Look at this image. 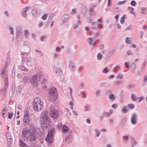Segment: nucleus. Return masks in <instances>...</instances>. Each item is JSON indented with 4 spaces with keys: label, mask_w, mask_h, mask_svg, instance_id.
Wrapping results in <instances>:
<instances>
[{
    "label": "nucleus",
    "mask_w": 147,
    "mask_h": 147,
    "mask_svg": "<svg viewBox=\"0 0 147 147\" xmlns=\"http://www.w3.org/2000/svg\"><path fill=\"white\" fill-rule=\"evenodd\" d=\"M28 9V7L24 8L23 9V10L21 12V14L22 16L26 18L27 16V12Z\"/></svg>",
    "instance_id": "nucleus-15"
},
{
    "label": "nucleus",
    "mask_w": 147,
    "mask_h": 147,
    "mask_svg": "<svg viewBox=\"0 0 147 147\" xmlns=\"http://www.w3.org/2000/svg\"><path fill=\"white\" fill-rule=\"evenodd\" d=\"M69 19V16L67 15H65L63 16L62 17L63 22L65 23L66 21L68 20Z\"/></svg>",
    "instance_id": "nucleus-19"
},
{
    "label": "nucleus",
    "mask_w": 147,
    "mask_h": 147,
    "mask_svg": "<svg viewBox=\"0 0 147 147\" xmlns=\"http://www.w3.org/2000/svg\"><path fill=\"white\" fill-rule=\"evenodd\" d=\"M19 143L20 147H28V146L21 139L19 140Z\"/></svg>",
    "instance_id": "nucleus-18"
},
{
    "label": "nucleus",
    "mask_w": 147,
    "mask_h": 147,
    "mask_svg": "<svg viewBox=\"0 0 147 147\" xmlns=\"http://www.w3.org/2000/svg\"><path fill=\"white\" fill-rule=\"evenodd\" d=\"M35 101L33 102V108L34 110L36 111H40L41 109L42 105V104H39V103H37L36 102V100L34 99Z\"/></svg>",
    "instance_id": "nucleus-5"
},
{
    "label": "nucleus",
    "mask_w": 147,
    "mask_h": 147,
    "mask_svg": "<svg viewBox=\"0 0 147 147\" xmlns=\"http://www.w3.org/2000/svg\"><path fill=\"white\" fill-rule=\"evenodd\" d=\"M143 81L144 82H147V75L145 76L144 77Z\"/></svg>",
    "instance_id": "nucleus-57"
},
{
    "label": "nucleus",
    "mask_w": 147,
    "mask_h": 147,
    "mask_svg": "<svg viewBox=\"0 0 147 147\" xmlns=\"http://www.w3.org/2000/svg\"><path fill=\"white\" fill-rule=\"evenodd\" d=\"M76 13H77V12L76 11V9H73L71 11L70 14H71L73 15Z\"/></svg>",
    "instance_id": "nucleus-48"
},
{
    "label": "nucleus",
    "mask_w": 147,
    "mask_h": 147,
    "mask_svg": "<svg viewBox=\"0 0 147 147\" xmlns=\"http://www.w3.org/2000/svg\"><path fill=\"white\" fill-rule=\"evenodd\" d=\"M7 68V67L5 66V67L3 69L2 71L1 74H3V77L5 76L6 74H4L5 73V71L6 70V68Z\"/></svg>",
    "instance_id": "nucleus-30"
},
{
    "label": "nucleus",
    "mask_w": 147,
    "mask_h": 147,
    "mask_svg": "<svg viewBox=\"0 0 147 147\" xmlns=\"http://www.w3.org/2000/svg\"><path fill=\"white\" fill-rule=\"evenodd\" d=\"M109 98L112 101H114L115 100L116 97L113 94H111L109 96Z\"/></svg>",
    "instance_id": "nucleus-23"
},
{
    "label": "nucleus",
    "mask_w": 147,
    "mask_h": 147,
    "mask_svg": "<svg viewBox=\"0 0 147 147\" xmlns=\"http://www.w3.org/2000/svg\"><path fill=\"white\" fill-rule=\"evenodd\" d=\"M144 33L142 31H140V37L141 38H142L143 35Z\"/></svg>",
    "instance_id": "nucleus-61"
},
{
    "label": "nucleus",
    "mask_w": 147,
    "mask_h": 147,
    "mask_svg": "<svg viewBox=\"0 0 147 147\" xmlns=\"http://www.w3.org/2000/svg\"><path fill=\"white\" fill-rule=\"evenodd\" d=\"M146 61H144L143 64L142 65V66H141V71H142L143 70V69H144V66L145 65V64H146Z\"/></svg>",
    "instance_id": "nucleus-52"
},
{
    "label": "nucleus",
    "mask_w": 147,
    "mask_h": 147,
    "mask_svg": "<svg viewBox=\"0 0 147 147\" xmlns=\"http://www.w3.org/2000/svg\"><path fill=\"white\" fill-rule=\"evenodd\" d=\"M9 30H10V32H11V34L12 35H13L14 34V31L13 30V28L12 27H11L9 26Z\"/></svg>",
    "instance_id": "nucleus-36"
},
{
    "label": "nucleus",
    "mask_w": 147,
    "mask_h": 147,
    "mask_svg": "<svg viewBox=\"0 0 147 147\" xmlns=\"http://www.w3.org/2000/svg\"><path fill=\"white\" fill-rule=\"evenodd\" d=\"M130 4L134 6H135L136 5V2L134 1H132L130 3Z\"/></svg>",
    "instance_id": "nucleus-44"
},
{
    "label": "nucleus",
    "mask_w": 147,
    "mask_h": 147,
    "mask_svg": "<svg viewBox=\"0 0 147 147\" xmlns=\"http://www.w3.org/2000/svg\"><path fill=\"white\" fill-rule=\"evenodd\" d=\"M114 53V51L113 50H111L109 52L108 54V56L109 57H110Z\"/></svg>",
    "instance_id": "nucleus-37"
},
{
    "label": "nucleus",
    "mask_w": 147,
    "mask_h": 147,
    "mask_svg": "<svg viewBox=\"0 0 147 147\" xmlns=\"http://www.w3.org/2000/svg\"><path fill=\"white\" fill-rule=\"evenodd\" d=\"M146 8L145 7H142L140 9V10L141 11L140 13L142 14H146Z\"/></svg>",
    "instance_id": "nucleus-25"
},
{
    "label": "nucleus",
    "mask_w": 147,
    "mask_h": 147,
    "mask_svg": "<svg viewBox=\"0 0 147 147\" xmlns=\"http://www.w3.org/2000/svg\"><path fill=\"white\" fill-rule=\"evenodd\" d=\"M127 9L129 10V12L133 15H134L135 14L133 10L134 9L131 7H129L127 8Z\"/></svg>",
    "instance_id": "nucleus-26"
},
{
    "label": "nucleus",
    "mask_w": 147,
    "mask_h": 147,
    "mask_svg": "<svg viewBox=\"0 0 147 147\" xmlns=\"http://www.w3.org/2000/svg\"><path fill=\"white\" fill-rule=\"evenodd\" d=\"M87 41L88 43L91 45L92 44V42L93 41V39L89 37L87 38Z\"/></svg>",
    "instance_id": "nucleus-33"
},
{
    "label": "nucleus",
    "mask_w": 147,
    "mask_h": 147,
    "mask_svg": "<svg viewBox=\"0 0 147 147\" xmlns=\"http://www.w3.org/2000/svg\"><path fill=\"white\" fill-rule=\"evenodd\" d=\"M97 58L98 60H100L102 59V56L100 53H98L97 55Z\"/></svg>",
    "instance_id": "nucleus-47"
},
{
    "label": "nucleus",
    "mask_w": 147,
    "mask_h": 147,
    "mask_svg": "<svg viewBox=\"0 0 147 147\" xmlns=\"http://www.w3.org/2000/svg\"><path fill=\"white\" fill-rule=\"evenodd\" d=\"M43 116L45 117H48L49 115L48 112L47 111H45L43 112L42 114Z\"/></svg>",
    "instance_id": "nucleus-31"
},
{
    "label": "nucleus",
    "mask_w": 147,
    "mask_h": 147,
    "mask_svg": "<svg viewBox=\"0 0 147 147\" xmlns=\"http://www.w3.org/2000/svg\"><path fill=\"white\" fill-rule=\"evenodd\" d=\"M123 78V75L121 74L120 73H119L117 75V77L116 78L117 80L118 79H122Z\"/></svg>",
    "instance_id": "nucleus-28"
},
{
    "label": "nucleus",
    "mask_w": 147,
    "mask_h": 147,
    "mask_svg": "<svg viewBox=\"0 0 147 147\" xmlns=\"http://www.w3.org/2000/svg\"><path fill=\"white\" fill-rule=\"evenodd\" d=\"M123 83V82L122 80L117 81L115 82V84L116 85H118L120 84H122Z\"/></svg>",
    "instance_id": "nucleus-32"
},
{
    "label": "nucleus",
    "mask_w": 147,
    "mask_h": 147,
    "mask_svg": "<svg viewBox=\"0 0 147 147\" xmlns=\"http://www.w3.org/2000/svg\"><path fill=\"white\" fill-rule=\"evenodd\" d=\"M28 77L27 76H25L23 80V82L24 84H26L28 83Z\"/></svg>",
    "instance_id": "nucleus-22"
},
{
    "label": "nucleus",
    "mask_w": 147,
    "mask_h": 147,
    "mask_svg": "<svg viewBox=\"0 0 147 147\" xmlns=\"http://www.w3.org/2000/svg\"><path fill=\"white\" fill-rule=\"evenodd\" d=\"M68 127L65 125H64L63 127V130L64 133H66L67 132Z\"/></svg>",
    "instance_id": "nucleus-27"
},
{
    "label": "nucleus",
    "mask_w": 147,
    "mask_h": 147,
    "mask_svg": "<svg viewBox=\"0 0 147 147\" xmlns=\"http://www.w3.org/2000/svg\"><path fill=\"white\" fill-rule=\"evenodd\" d=\"M144 98L143 97H142V96L140 97H139L138 98V102H140L142 100H144Z\"/></svg>",
    "instance_id": "nucleus-51"
},
{
    "label": "nucleus",
    "mask_w": 147,
    "mask_h": 147,
    "mask_svg": "<svg viewBox=\"0 0 147 147\" xmlns=\"http://www.w3.org/2000/svg\"><path fill=\"white\" fill-rule=\"evenodd\" d=\"M22 33L21 28L20 26H18L16 28V36L17 37L20 36Z\"/></svg>",
    "instance_id": "nucleus-9"
},
{
    "label": "nucleus",
    "mask_w": 147,
    "mask_h": 147,
    "mask_svg": "<svg viewBox=\"0 0 147 147\" xmlns=\"http://www.w3.org/2000/svg\"><path fill=\"white\" fill-rule=\"evenodd\" d=\"M7 108L6 107H4L2 111V112H7Z\"/></svg>",
    "instance_id": "nucleus-64"
},
{
    "label": "nucleus",
    "mask_w": 147,
    "mask_h": 147,
    "mask_svg": "<svg viewBox=\"0 0 147 147\" xmlns=\"http://www.w3.org/2000/svg\"><path fill=\"white\" fill-rule=\"evenodd\" d=\"M25 65L23 64V63H22V65L20 66V69L22 71H28V68H26L24 66Z\"/></svg>",
    "instance_id": "nucleus-17"
},
{
    "label": "nucleus",
    "mask_w": 147,
    "mask_h": 147,
    "mask_svg": "<svg viewBox=\"0 0 147 147\" xmlns=\"http://www.w3.org/2000/svg\"><path fill=\"white\" fill-rule=\"evenodd\" d=\"M7 88H6V87H5L2 90H1V91L2 92H3V95H5V93H4L5 92V91H6V90L7 89Z\"/></svg>",
    "instance_id": "nucleus-53"
},
{
    "label": "nucleus",
    "mask_w": 147,
    "mask_h": 147,
    "mask_svg": "<svg viewBox=\"0 0 147 147\" xmlns=\"http://www.w3.org/2000/svg\"><path fill=\"white\" fill-rule=\"evenodd\" d=\"M26 132L22 133V137L24 140H29L30 142H33L36 140L34 132L30 130L26 131Z\"/></svg>",
    "instance_id": "nucleus-1"
},
{
    "label": "nucleus",
    "mask_w": 147,
    "mask_h": 147,
    "mask_svg": "<svg viewBox=\"0 0 147 147\" xmlns=\"http://www.w3.org/2000/svg\"><path fill=\"white\" fill-rule=\"evenodd\" d=\"M131 41V39L129 38L128 37H127L125 39V42L127 44H129L130 43V42Z\"/></svg>",
    "instance_id": "nucleus-38"
},
{
    "label": "nucleus",
    "mask_w": 147,
    "mask_h": 147,
    "mask_svg": "<svg viewBox=\"0 0 147 147\" xmlns=\"http://www.w3.org/2000/svg\"><path fill=\"white\" fill-rule=\"evenodd\" d=\"M47 14H45L43 15L42 17V19L43 20H45L47 19Z\"/></svg>",
    "instance_id": "nucleus-50"
},
{
    "label": "nucleus",
    "mask_w": 147,
    "mask_h": 147,
    "mask_svg": "<svg viewBox=\"0 0 147 147\" xmlns=\"http://www.w3.org/2000/svg\"><path fill=\"white\" fill-rule=\"evenodd\" d=\"M46 82V80L45 79H43L42 81L41 82V85L42 88L43 89H47V85Z\"/></svg>",
    "instance_id": "nucleus-12"
},
{
    "label": "nucleus",
    "mask_w": 147,
    "mask_h": 147,
    "mask_svg": "<svg viewBox=\"0 0 147 147\" xmlns=\"http://www.w3.org/2000/svg\"><path fill=\"white\" fill-rule=\"evenodd\" d=\"M135 85L134 84H131L127 86V88L128 89H130L132 88L135 87Z\"/></svg>",
    "instance_id": "nucleus-40"
},
{
    "label": "nucleus",
    "mask_w": 147,
    "mask_h": 147,
    "mask_svg": "<svg viewBox=\"0 0 147 147\" xmlns=\"http://www.w3.org/2000/svg\"><path fill=\"white\" fill-rule=\"evenodd\" d=\"M101 92V91L99 90H98L96 91L95 92L96 96V97L99 95V94Z\"/></svg>",
    "instance_id": "nucleus-42"
},
{
    "label": "nucleus",
    "mask_w": 147,
    "mask_h": 147,
    "mask_svg": "<svg viewBox=\"0 0 147 147\" xmlns=\"http://www.w3.org/2000/svg\"><path fill=\"white\" fill-rule=\"evenodd\" d=\"M29 114H28V115ZM28 115L27 113L26 115H24V123H27L28 121H29V119H28Z\"/></svg>",
    "instance_id": "nucleus-21"
},
{
    "label": "nucleus",
    "mask_w": 147,
    "mask_h": 147,
    "mask_svg": "<svg viewBox=\"0 0 147 147\" xmlns=\"http://www.w3.org/2000/svg\"><path fill=\"white\" fill-rule=\"evenodd\" d=\"M41 123L45 125L48 124V117H45L44 116H42V119L41 120Z\"/></svg>",
    "instance_id": "nucleus-14"
},
{
    "label": "nucleus",
    "mask_w": 147,
    "mask_h": 147,
    "mask_svg": "<svg viewBox=\"0 0 147 147\" xmlns=\"http://www.w3.org/2000/svg\"><path fill=\"white\" fill-rule=\"evenodd\" d=\"M49 112L50 116L53 118L57 119L59 114V112L57 111L55 109V106L51 105L49 108Z\"/></svg>",
    "instance_id": "nucleus-3"
},
{
    "label": "nucleus",
    "mask_w": 147,
    "mask_h": 147,
    "mask_svg": "<svg viewBox=\"0 0 147 147\" xmlns=\"http://www.w3.org/2000/svg\"><path fill=\"white\" fill-rule=\"evenodd\" d=\"M34 99L36 100V102L37 103H39V104H42V103H41V101L40 99H38L37 98L36 99L35 98L34 100Z\"/></svg>",
    "instance_id": "nucleus-54"
},
{
    "label": "nucleus",
    "mask_w": 147,
    "mask_h": 147,
    "mask_svg": "<svg viewBox=\"0 0 147 147\" xmlns=\"http://www.w3.org/2000/svg\"><path fill=\"white\" fill-rule=\"evenodd\" d=\"M53 70L56 76H59L62 74V72L61 69L57 67H54Z\"/></svg>",
    "instance_id": "nucleus-8"
},
{
    "label": "nucleus",
    "mask_w": 147,
    "mask_h": 147,
    "mask_svg": "<svg viewBox=\"0 0 147 147\" xmlns=\"http://www.w3.org/2000/svg\"><path fill=\"white\" fill-rule=\"evenodd\" d=\"M8 78L7 77H5V87H6L7 88L8 85Z\"/></svg>",
    "instance_id": "nucleus-34"
},
{
    "label": "nucleus",
    "mask_w": 147,
    "mask_h": 147,
    "mask_svg": "<svg viewBox=\"0 0 147 147\" xmlns=\"http://www.w3.org/2000/svg\"><path fill=\"white\" fill-rule=\"evenodd\" d=\"M53 136H51L49 133H48L47 137L46 138V140L48 142L51 143L53 141Z\"/></svg>",
    "instance_id": "nucleus-13"
},
{
    "label": "nucleus",
    "mask_w": 147,
    "mask_h": 147,
    "mask_svg": "<svg viewBox=\"0 0 147 147\" xmlns=\"http://www.w3.org/2000/svg\"><path fill=\"white\" fill-rule=\"evenodd\" d=\"M15 84H12L11 87V90H15Z\"/></svg>",
    "instance_id": "nucleus-59"
},
{
    "label": "nucleus",
    "mask_w": 147,
    "mask_h": 147,
    "mask_svg": "<svg viewBox=\"0 0 147 147\" xmlns=\"http://www.w3.org/2000/svg\"><path fill=\"white\" fill-rule=\"evenodd\" d=\"M129 136H124L123 137V139L125 140L126 141H127L128 139Z\"/></svg>",
    "instance_id": "nucleus-63"
},
{
    "label": "nucleus",
    "mask_w": 147,
    "mask_h": 147,
    "mask_svg": "<svg viewBox=\"0 0 147 147\" xmlns=\"http://www.w3.org/2000/svg\"><path fill=\"white\" fill-rule=\"evenodd\" d=\"M118 106L117 104H114L112 105V107L113 108H116Z\"/></svg>",
    "instance_id": "nucleus-60"
},
{
    "label": "nucleus",
    "mask_w": 147,
    "mask_h": 147,
    "mask_svg": "<svg viewBox=\"0 0 147 147\" xmlns=\"http://www.w3.org/2000/svg\"><path fill=\"white\" fill-rule=\"evenodd\" d=\"M24 36L26 38H27L29 35V32L27 30H25L24 31Z\"/></svg>",
    "instance_id": "nucleus-24"
},
{
    "label": "nucleus",
    "mask_w": 147,
    "mask_h": 147,
    "mask_svg": "<svg viewBox=\"0 0 147 147\" xmlns=\"http://www.w3.org/2000/svg\"><path fill=\"white\" fill-rule=\"evenodd\" d=\"M127 53L128 55H133V53L131 52L130 51H127Z\"/></svg>",
    "instance_id": "nucleus-56"
},
{
    "label": "nucleus",
    "mask_w": 147,
    "mask_h": 147,
    "mask_svg": "<svg viewBox=\"0 0 147 147\" xmlns=\"http://www.w3.org/2000/svg\"><path fill=\"white\" fill-rule=\"evenodd\" d=\"M131 99L134 101H136L137 98L136 96L133 94H132L131 95Z\"/></svg>",
    "instance_id": "nucleus-29"
},
{
    "label": "nucleus",
    "mask_w": 147,
    "mask_h": 147,
    "mask_svg": "<svg viewBox=\"0 0 147 147\" xmlns=\"http://www.w3.org/2000/svg\"><path fill=\"white\" fill-rule=\"evenodd\" d=\"M55 129L54 128L51 127L49 130L48 133H49L50 135L51 136H53L55 132Z\"/></svg>",
    "instance_id": "nucleus-16"
},
{
    "label": "nucleus",
    "mask_w": 147,
    "mask_h": 147,
    "mask_svg": "<svg viewBox=\"0 0 147 147\" xmlns=\"http://www.w3.org/2000/svg\"><path fill=\"white\" fill-rule=\"evenodd\" d=\"M75 64L74 62L72 61H71L69 66V69L73 70L75 68Z\"/></svg>",
    "instance_id": "nucleus-20"
},
{
    "label": "nucleus",
    "mask_w": 147,
    "mask_h": 147,
    "mask_svg": "<svg viewBox=\"0 0 147 147\" xmlns=\"http://www.w3.org/2000/svg\"><path fill=\"white\" fill-rule=\"evenodd\" d=\"M104 115L107 117L109 116L110 114H109V113L105 112L104 113Z\"/></svg>",
    "instance_id": "nucleus-58"
},
{
    "label": "nucleus",
    "mask_w": 147,
    "mask_h": 147,
    "mask_svg": "<svg viewBox=\"0 0 147 147\" xmlns=\"http://www.w3.org/2000/svg\"><path fill=\"white\" fill-rule=\"evenodd\" d=\"M86 7H83L82 8V13H84L86 12Z\"/></svg>",
    "instance_id": "nucleus-41"
},
{
    "label": "nucleus",
    "mask_w": 147,
    "mask_h": 147,
    "mask_svg": "<svg viewBox=\"0 0 147 147\" xmlns=\"http://www.w3.org/2000/svg\"><path fill=\"white\" fill-rule=\"evenodd\" d=\"M128 107L129 109H133L134 108V106L133 104H130L128 105Z\"/></svg>",
    "instance_id": "nucleus-43"
},
{
    "label": "nucleus",
    "mask_w": 147,
    "mask_h": 147,
    "mask_svg": "<svg viewBox=\"0 0 147 147\" xmlns=\"http://www.w3.org/2000/svg\"><path fill=\"white\" fill-rule=\"evenodd\" d=\"M109 69L108 68H106L102 70V72L105 73H107L109 71Z\"/></svg>",
    "instance_id": "nucleus-49"
},
{
    "label": "nucleus",
    "mask_w": 147,
    "mask_h": 147,
    "mask_svg": "<svg viewBox=\"0 0 147 147\" xmlns=\"http://www.w3.org/2000/svg\"><path fill=\"white\" fill-rule=\"evenodd\" d=\"M10 134L9 132H7L6 134V136L7 139L8 145L10 146L11 145V144L12 142V139L11 137L9 136Z\"/></svg>",
    "instance_id": "nucleus-10"
},
{
    "label": "nucleus",
    "mask_w": 147,
    "mask_h": 147,
    "mask_svg": "<svg viewBox=\"0 0 147 147\" xmlns=\"http://www.w3.org/2000/svg\"><path fill=\"white\" fill-rule=\"evenodd\" d=\"M49 100L51 101L55 100L57 98V95L56 88L52 87L49 90L48 94Z\"/></svg>",
    "instance_id": "nucleus-2"
},
{
    "label": "nucleus",
    "mask_w": 147,
    "mask_h": 147,
    "mask_svg": "<svg viewBox=\"0 0 147 147\" xmlns=\"http://www.w3.org/2000/svg\"><path fill=\"white\" fill-rule=\"evenodd\" d=\"M127 107H124L122 109V111L123 113H125L127 112Z\"/></svg>",
    "instance_id": "nucleus-46"
},
{
    "label": "nucleus",
    "mask_w": 147,
    "mask_h": 147,
    "mask_svg": "<svg viewBox=\"0 0 147 147\" xmlns=\"http://www.w3.org/2000/svg\"><path fill=\"white\" fill-rule=\"evenodd\" d=\"M131 26H129L128 27L126 28L125 29V31H126L128 30H130L131 29Z\"/></svg>",
    "instance_id": "nucleus-62"
},
{
    "label": "nucleus",
    "mask_w": 147,
    "mask_h": 147,
    "mask_svg": "<svg viewBox=\"0 0 147 147\" xmlns=\"http://www.w3.org/2000/svg\"><path fill=\"white\" fill-rule=\"evenodd\" d=\"M13 115V113H11L9 112H8V118L9 119H11L12 118V117Z\"/></svg>",
    "instance_id": "nucleus-39"
},
{
    "label": "nucleus",
    "mask_w": 147,
    "mask_h": 147,
    "mask_svg": "<svg viewBox=\"0 0 147 147\" xmlns=\"http://www.w3.org/2000/svg\"><path fill=\"white\" fill-rule=\"evenodd\" d=\"M42 75L39 74L33 75L30 78L31 83L34 86H37L38 82L42 78Z\"/></svg>",
    "instance_id": "nucleus-4"
},
{
    "label": "nucleus",
    "mask_w": 147,
    "mask_h": 147,
    "mask_svg": "<svg viewBox=\"0 0 147 147\" xmlns=\"http://www.w3.org/2000/svg\"><path fill=\"white\" fill-rule=\"evenodd\" d=\"M94 131L97 134L96 136V137H98L100 134V131L97 129H95Z\"/></svg>",
    "instance_id": "nucleus-35"
},
{
    "label": "nucleus",
    "mask_w": 147,
    "mask_h": 147,
    "mask_svg": "<svg viewBox=\"0 0 147 147\" xmlns=\"http://www.w3.org/2000/svg\"><path fill=\"white\" fill-rule=\"evenodd\" d=\"M123 16L122 17L121 19L120 22L121 24H123L124 22V17H123V16Z\"/></svg>",
    "instance_id": "nucleus-55"
},
{
    "label": "nucleus",
    "mask_w": 147,
    "mask_h": 147,
    "mask_svg": "<svg viewBox=\"0 0 147 147\" xmlns=\"http://www.w3.org/2000/svg\"><path fill=\"white\" fill-rule=\"evenodd\" d=\"M28 125L27 127L25 128L23 130L22 133L26 132V131H28V130H30L31 132L34 131V130L35 128V127L34 126V124L33 123H28Z\"/></svg>",
    "instance_id": "nucleus-7"
},
{
    "label": "nucleus",
    "mask_w": 147,
    "mask_h": 147,
    "mask_svg": "<svg viewBox=\"0 0 147 147\" xmlns=\"http://www.w3.org/2000/svg\"><path fill=\"white\" fill-rule=\"evenodd\" d=\"M31 60L30 57L26 58H24L22 61V63H23L24 65H28V63H29Z\"/></svg>",
    "instance_id": "nucleus-11"
},
{
    "label": "nucleus",
    "mask_w": 147,
    "mask_h": 147,
    "mask_svg": "<svg viewBox=\"0 0 147 147\" xmlns=\"http://www.w3.org/2000/svg\"><path fill=\"white\" fill-rule=\"evenodd\" d=\"M137 114L135 113H133L131 115L130 118V121L132 124L133 125L136 124L137 123Z\"/></svg>",
    "instance_id": "nucleus-6"
},
{
    "label": "nucleus",
    "mask_w": 147,
    "mask_h": 147,
    "mask_svg": "<svg viewBox=\"0 0 147 147\" xmlns=\"http://www.w3.org/2000/svg\"><path fill=\"white\" fill-rule=\"evenodd\" d=\"M100 32H98L96 33L94 35V37L95 38H96L97 36H99L100 34Z\"/></svg>",
    "instance_id": "nucleus-45"
}]
</instances>
